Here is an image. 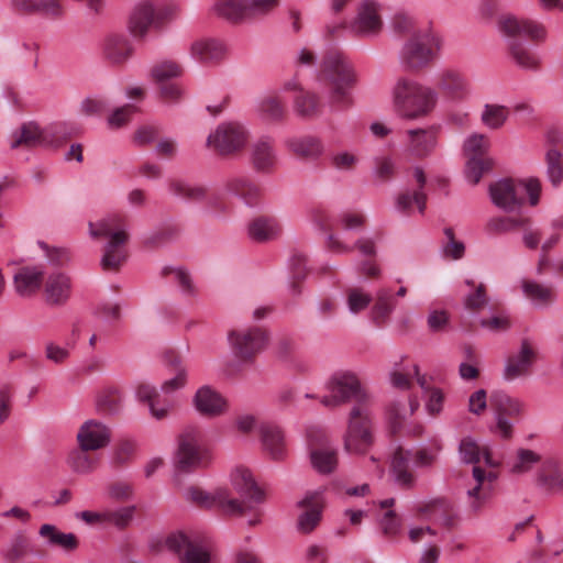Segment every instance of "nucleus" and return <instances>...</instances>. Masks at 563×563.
I'll return each mask as SVG.
<instances>
[{
  "label": "nucleus",
  "mask_w": 563,
  "mask_h": 563,
  "mask_svg": "<svg viewBox=\"0 0 563 563\" xmlns=\"http://www.w3.org/2000/svg\"><path fill=\"white\" fill-rule=\"evenodd\" d=\"M395 300L393 298V295L388 290H379L377 292V299L372 308V319L376 324H383L385 323L390 313L393 312L395 308Z\"/></svg>",
  "instance_id": "obj_46"
},
{
  "label": "nucleus",
  "mask_w": 563,
  "mask_h": 563,
  "mask_svg": "<svg viewBox=\"0 0 563 563\" xmlns=\"http://www.w3.org/2000/svg\"><path fill=\"white\" fill-rule=\"evenodd\" d=\"M282 232V227L274 218L261 217L253 220L249 225V235L257 242H265L277 238Z\"/></svg>",
  "instance_id": "obj_37"
},
{
  "label": "nucleus",
  "mask_w": 563,
  "mask_h": 563,
  "mask_svg": "<svg viewBox=\"0 0 563 563\" xmlns=\"http://www.w3.org/2000/svg\"><path fill=\"white\" fill-rule=\"evenodd\" d=\"M512 60L521 68L536 70L539 67L538 57L521 42L514 40L509 44Z\"/></svg>",
  "instance_id": "obj_44"
},
{
  "label": "nucleus",
  "mask_w": 563,
  "mask_h": 563,
  "mask_svg": "<svg viewBox=\"0 0 563 563\" xmlns=\"http://www.w3.org/2000/svg\"><path fill=\"white\" fill-rule=\"evenodd\" d=\"M136 111V107L132 104H125L121 108L115 109L108 118V124L111 129H119L125 125L132 114Z\"/></svg>",
  "instance_id": "obj_64"
},
{
  "label": "nucleus",
  "mask_w": 563,
  "mask_h": 563,
  "mask_svg": "<svg viewBox=\"0 0 563 563\" xmlns=\"http://www.w3.org/2000/svg\"><path fill=\"white\" fill-rule=\"evenodd\" d=\"M71 295L70 277L64 273H52L44 284V299L48 306H64Z\"/></svg>",
  "instance_id": "obj_25"
},
{
  "label": "nucleus",
  "mask_w": 563,
  "mask_h": 563,
  "mask_svg": "<svg viewBox=\"0 0 563 563\" xmlns=\"http://www.w3.org/2000/svg\"><path fill=\"white\" fill-rule=\"evenodd\" d=\"M306 262L307 260L303 255H295L291 260L292 282L290 289L294 295L300 294V289L297 284L303 280L307 276Z\"/></svg>",
  "instance_id": "obj_63"
},
{
  "label": "nucleus",
  "mask_w": 563,
  "mask_h": 563,
  "mask_svg": "<svg viewBox=\"0 0 563 563\" xmlns=\"http://www.w3.org/2000/svg\"><path fill=\"white\" fill-rule=\"evenodd\" d=\"M228 340L233 354L242 361H251L266 345V335L260 328L231 330Z\"/></svg>",
  "instance_id": "obj_13"
},
{
  "label": "nucleus",
  "mask_w": 563,
  "mask_h": 563,
  "mask_svg": "<svg viewBox=\"0 0 563 563\" xmlns=\"http://www.w3.org/2000/svg\"><path fill=\"white\" fill-rule=\"evenodd\" d=\"M258 110L262 117L268 121H279L284 118L285 108L277 97L268 96L261 100Z\"/></svg>",
  "instance_id": "obj_53"
},
{
  "label": "nucleus",
  "mask_w": 563,
  "mask_h": 563,
  "mask_svg": "<svg viewBox=\"0 0 563 563\" xmlns=\"http://www.w3.org/2000/svg\"><path fill=\"white\" fill-rule=\"evenodd\" d=\"M252 163L257 170H268L275 164V152L269 139H260L252 146Z\"/></svg>",
  "instance_id": "obj_39"
},
{
  "label": "nucleus",
  "mask_w": 563,
  "mask_h": 563,
  "mask_svg": "<svg viewBox=\"0 0 563 563\" xmlns=\"http://www.w3.org/2000/svg\"><path fill=\"white\" fill-rule=\"evenodd\" d=\"M102 58L112 66L125 64L134 54L131 40L123 33H109L101 41Z\"/></svg>",
  "instance_id": "obj_20"
},
{
  "label": "nucleus",
  "mask_w": 563,
  "mask_h": 563,
  "mask_svg": "<svg viewBox=\"0 0 563 563\" xmlns=\"http://www.w3.org/2000/svg\"><path fill=\"white\" fill-rule=\"evenodd\" d=\"M262 443L265 452L273 460H282L286 454V444L283 431L275 426H264L261 429Z\"/></svg>",
  "instance_id": "obj_32"
},
{
  "label": "nucleus",
  "mask_w": 563,
  "mask_h": 563,
  "mask_svg": "<svg viewBox=\"0 0 563 563\" xmlns=\"http://www.w3.org/2000/svg\"><path fill=\"white\" fill-rule=\"evenodd\" d=\"M27 551L26 540L23 537H15L8 548L2 551V555L7 561L14 563L24 558Z\"/></svg>",
  "instance_id": "obj_62"
},
{
  "label": "nucleus",
  "mask_w": 563,
  "mask_h": 563,
  "mask_svg": "<svg viewBox=\"0 0 563 563\" xmlns=\"http://www.w3.org/2000/svg\"><path fill=\"white\" fill-rule=\"evenodd\" d=\"M77 441L80 449L97 451L110 443L111 430L100 421L88 420L79 428Z\"/></svg>",
  "instance_id": "obj_23"
},
{
  "label": "nucleus",
  "mask_w": 563,
  "mask_h": 563,
  "mask_svg": "<svg viewBox=\"0 0 563 563\" xmlns=\"http://www.w3.org/2000/svg\"><path fill=\"white\" fill-rule=\"evenodd\" d=\"M191 56L201 63H219L225 58L228 49L217 40H198L191 44Z\"/></svg>",
  "instance_id": "obj_29"
},
{
  "label": "nucleus",
  "mask_w": 563,
  "mask_h": 563,
  "mask_svg": "<svg viewBox=\"0 0 563 563\" xmlns=\"http://www.w3.org/2000/svg\"><path fill=\"white\" fill-rule=\"evenodd\" d=\"M198 412L208 417L220 416L227 410V400L210 386L200 387L194 397Z\"/></svg>",
  "instance_id": "obj_26"
},
{
  "label": "nucleus",
  "mask_w": 563,
  "mask_h": 563,
  "mask_svg": "<svg viewBox=\"0 0 563 563\" xmlns=\"http://www.w3.org/2000/svg\"><path fill=\"white\" fill-rule=\"evenodd\" d=\"M279 0H216L214 12L232 22L262 18L273 12Z\"/></svg>",
  "instance_id": "obj_10"
},
{
  "label": "nucleus",
  "mask_w": 563,
  "mask_h": 563,
  "mask_svg": "<svg viewBox=\"0 0 563 563\" xmlns=\"http://www.w3.org/2000/svg\"><path fill=\"white\" fill-rule=\"evenodd\" d=\"M538 483L552 492L563 489V471L556 460L547 459L543 461L538 474Z\"/></svg>",
  "instance_id": "obj_36"
},
{
  "label": "nucleus",
  "mask_w": 563,
  "mask_h": 563,
  "mask_svg": "<svg viewBox=\"0 0 563 563\" xmlns=\"http://www.w3.org/2000/svg\"><path fill=\"white\" fill-rule=\"evenodd\" d=\"M166 548L178 556L179 563H211L210 552L184 532H174L165 540Z\"/></svg>",
  "instance_id": "obj_16"
},
{
  "label": "nucleus",
  "mask_w": 563,
  "mask_h": 563,
  "mask_svg": "<svg viewBox=\"0 0 563 563\" xmlns=\"http://www.w3.org/2000/svg\"><path fill=\"white\" fill-rule=\"evenodd\" d=\"M407 134L409 136L407 148L409 154L415 157H426L435 147L437 135L431 129L409 130Z\"/></svg>",
  "instance_id": "obj_30"
},
{
  "label": "nucleus",
  "mask_w": 563,
  "mask_h": 563,
  "mask_svg": "<svg viewBox=\"0 0 563 563\" xmlns=\"http://www.w3.org/2000/svg\"><path fill=\"white\" fill-rule=\"evenodd\" d=\"M135 510V506H125L115 510H104V523L111 525L119 530H123L132 522Z\"/></svg>",
  "instance_id": "obj_49"
},
{
  "label": "nucleus",
  "mask_w": 563,
  "mask_h": 563,
  "mask_svg": "<svg viewBox=\"0 0 563 563\" xmlns=\"http://www.w3.org/2000/svg\"><path fill=\"white\" fill-rule=\"evenodd\" d=\"M372 301V296L361 288H350L346 291V303L352 313H358L366 309Z\"/></svg>",
  "instance_id": "obj_56"
},
{
  "label": "nucleus",
  "mask_w": 563,
  "mask_h": 563,
  "mask_svg": "<svg viewBox=\"0 0 563 563\" xmlns=\"http://www.w3.org/2000/svg\"><path fill=\"white\" fill-rule=\"evenodd\" d=\"M318 78L330 88L329 99L333 106L350 103V93L356 84V74L342 52L330 51L323 56Z\"/></svg>",
  "instance_id": "obj_3"
},
{
  "label": "nucleus",
  "mask_w": 563,
  "mask_h": 563,
  "mask_svg": "<svg viewBox=\"0 0 563 563\" xmlns=\"http://www.w3.org/2000/svg\"><path fill=\"white\" fill-rule=\"evenodd\" d=\"M172 364L175 365L176 374L174 377H172L163 383L162 391L165 394H170L173 391H176V390L183 388L186 384V371L180 365V362L176 356L173 357Z\"/></svg>",
  "instance_id": "obj_60"
},
{
  "label": "nucleus",
  "mask_w": 563,
  "mask_h": 563,
  "mask_svg": "<svg viewBox=\"0 0 563 563\" xmlns=\"http://www.w3.org/2000/svg\"><path fill=\"white\" fill-rule=\"evenodd\" d=\"M249 132L236 121L220 123L208 137L206 145L219 155H231L244 148Z\"/></svg>",
  "instance_id": "obj_11"
},
{
  "label": "nucleus",
  "mask_w": 563,
  "mask_h": 563,
  "mask_svg": "<svg viewBox=\"0 0 563 563\" xmlns=\"http://www.w3.org/2000/svg\"><path fill=\"white\" fill-rule=\"evenodd\" d=\"M482 449L472 438H464L459 448L461 460L467 464H476L482 456Z\"/></svg>",
  "instance_id": "obj_58"
},
{
  "label": "nucleus",
  "mask_w": 563,
  "mask_h": 563,
  "mask_svg": "<svg viewBox=\"0 0 563 563\" xmlns=\"http://www.w3.org/2000/svg\"><path fill=\"white\" fill-rule=\"evenodd\" d=\"M323 506L324 498L322 489L308 492L306 496L298 501V507L303 510L298 517L297 526L299 531L309 533L319 525Z\"/></svg>",
  "instance_id": "obj_21"
},
{
  "label": "nucleus",
  "mask_w": 563,
  "mask_h": 563,
  "mask_svg": "<svg viewBox=\"0 0 563 563\" xmlns=\"http://www.w3.org/2000/svg\"><path fill=\"white\" fill-rule=\"evenodd\" d=\"M510 115L509 109L504 104L485 103L481 113V122L489 130H499Z\"/></svg>",
  "instance_id": "obj_41"
},
{
  "label": "nucleus",
  "mask_w": 563,
  "mask_h": 563,
  "mask_svg": "<svg viewBox=\"0 0 563 563\" xmlns=\"http://www.w3.org/2000/svg\"><path fill=\"white\" fill-rule=\"evenodd\" d=\"M199 441L200 431L196 427H187L180 433L174 460L177 475L190 473L210 464V453L199 445Z\"/></svg>",
  "instance_id": "obj_8"
},
{
  "label": "nucleus",
  "mask_w": 563,
  "mask_h": 563,
  "mask_svg": "<svg viewBox=\"0 0 563 563\" xmlns=\"http://www.w3.org/2000/svg\"><path fill=\"white\" fill-rule=\"evenodd\" d=\"M224 189L227 192L243 199L249 206L254 205L261 196L260 188L243 176L229 178L224 184Z\"/></svg>",
  "instance_id": "obj_31"
},
{
  "label": "nucleus",
  "mask_w": 563,
  "mask_h": 563,
  "mask_svg": "<svg viewBox=\"0 0 563 563\" xmlns=\"http://www.w3.org/2000/svg\"><path fill=\"white\" fill-rule=\"evenodd\" d=\"M391 472L399 486L411 487L413 485L415 477L409 470V452L401 448L396 450L391 460Z\"/></svg>",
  "instance_id": "obj_40"
},
{
  "label": "nucleus",
  "mask_w": 563,
  "mask_h": 563,
  "mask_svg": "<svg viewBox=\"0 0 563 563\" xmlns=\"http://www.w3.org/2000/svg\"><path fill=\"white\" fill-rule=\"evenodd\" d=\"M187 498L201 507L218 508L224 515H234L242 510L239 499L232 496L229 488H218L213 493H207L191 487L187 490Z\"/></svg>",
  "instance_id": "obj_15"
},
{
  "label": "nucleus",
  "mask_w": 563,
  "mask_h": 563,
  "mask_svg": "<svg viewBox=\"0 0 563 563\" xmlns=\"http://www.w3.org/2000/svg\"><path fill=\"white\" fill-rule=\"evenodd\" d=\"M286 145L295 155L308 159H316L323 153L322 142L314 136L291 137Z\"/></svg>",
  "instance_id": "obj_34"
},
{
  "label": "nucleus",
  "mask_w": 563,
  "mask_h": 563,
  "mask_svg": "<svg viewBox=\"0 0 563 563\" xmlns=\"http://www.w3.org/2000/svg\"><path fill=\"white\" fill-rule=\"evenodd\" d=\"M183 74L181 66L175 60H161L153 65L151 68V77L156 82H164L166 80L179 77Z\"/></svg>",
  "instance_id": "obj_50"
},
{
  "label": "nucleus",
  "mask_w": 563,
  "mask_h": 563,
  "mask_svg": "<svg viewBox=\"0 0 563 563\" xmlns=\"http://www.w3.org/2000/svg\"><path fill=\"white\" fill-rule=\"evenodd\" d=\"M383 22L378 12V5L374 1H363L355 19L350 23V32L360 37H373L379 34Z\"/></svg>",
  "instance_id": "obj_19"
},
{
  "label": "nucleus",
  "mask_w": 563,
  "mask_h": 563,
  "mask_svg": "<svg viewBox=\"0 0 563 563\" xmlns=\"http://www.w3.org/2000/svg\"><path fill=\"white\" fill-rule=\"evenodd\" d=\"M488 302L486 287L484 284H479L475 287V290L464 298V306L466 309L472 311H479Z\"/></svg>",
  "instance_id": "obj_61"
},
{
  "label": "nucleus",
  "mask_w": 563,
  "mask_h": 563,
  "mask_svg": "<svg viewBox=\"0 0 563 563\" xmlns=\"http://www.w3.org/2000/svg\"><path fill=\"white\" fill-rule=\"evenodd\" d=\"M92 239H104L101 267L104 271H118L128 258L126 244L130 240L126 219L118 213L88 223Z\"/></svg>",
  "instance_id": "obj_2"
},
{
  "label": "nucleus",
  "mask_w": 563,
  "mask_h": 563,
  "mask_svg": "<svg viewBox=\"0 0 563 563\" xmlns=\"http://www.w3.org/2000/svg\"><path fill=\"white\" fill-rule=\"evenodd\" d=\"M489 405L494 412L495 426L492 431L503 439H510L514 432L509 418H519L526 412V404L510 395L495 390L490 394Z\"/></svg>",
  "instance_id": "obj_9"
},
{
  "label": "nucleus",
  "mask_w": 563,
  "mask_h": 563,
  "mask_svg": "<svg viewBox=\"0 0 563 563\" xmlns=\"http://www.w3.org/2000/svg\"><path fill=\"white\" fill-rule=\"evenodd\" d=\"M325 388L329 395L321 398V404L325 407H336L351 400L356 401L350 412L344 446L352 453L366 452L373 444L372 418L368 410L371 396L352 372L333 374L327 382Z\"/></svg>",
  "instance_id": "obj_1"
},
{
  "label": "nucleus",
  "mask_w": 563,
  "mask_h": 563,
  "mask_svg": "<svg viewBox=\"0 0 563 563\" xmlns=\"http://www.w3.org/2000/svg\"><path fill=\"white\" fill-rule=\"evenodd\" d=\"M135 451V444L130 440L120 441L113 449L111 455V465L120 467L132 460Z\"/></svg>",
  "instance_id": "obj_57"
},
{
  "label": "nucleus",
  "mask_w": 563,
  "mask_h": 563,
  "mask_svg": "<svg viewBox=\"0 0 563 563\" xmlns=\"http://www.w3.org/2000/svg\"><path fill=\"white\" fill-rule=\"evenodd\" d=\"M38 534L45 538L49 545H56L66 551H74L78 548V539L74 533L60 532L51 523L42 525Z\"/></svg>",
  "instance_id": "obj_38"
},
{
  "label": "nucleus",
  "mask_w": 563,
  "mask_h": 563,
  "mask_svg": "<svg viewBox=\"0 0 563 563\" xmlns=\"http://www.w3.org/2000/svg\"><path fill=\"white\" fill-rule=\"evenodd\" d=\"M540 461V456L531 450L520 449L517 453V461L514 463L511 471L517 474L526 473Z\"/></svg>",
  "instance_id": "obj_59"
},
{
  "label": "nucleus",
  "mask_w": 563,
  "mask_h": 563,
  "mask_svg": "<svg viewBox=\"0 0 563 563\" xmlns=\"http://www.w3.org/2000/svg\"><path fill=\"white\" fill-rule=\"evenodd\" d=\"M294 109L297 115L310 119L320 113L321 102L316 93L300 90L294 100Z\"/></svg>",
  "instance_id": "obj_42"
},
{
  "label": "nucleus",
  "mask_w": 563,
  "mask_h": 563,
  "mask_svg": "<svg viewBox=\"0 0 563 563\" xmlns=\"http://www.w3.org/2000/svg\"><path fill=\"white\" fill-rule=\"evenodd\" d=\"M393 101L404 118L417 119L435 108L438 91L413 79L400 77L393 88Z\"/></svg>",
  "instance_id": "obj_4"
},
{
  "label": "nucleus",
  "mask_w": 563,
  "mask_h": 563,
  "mask_svg": "<svg viewBox=\"0 0 563 563\" xmlns=\"http://www.w3.org/2000/svg\"><path fill=\"white\" fill-rule=\"evenodd\" d=\"M90 450L78 449L67 456V465L78 475H88L98 470L101 459L89 453Z\"/></svg>",
  "instance_id": "obj_33"
},
{
  "label": "nucleus",
  "mask_w": 563,
  "mask_h": 563,
  "mask_svg": "<svg viewBox=\"0 0 563 563\" xmlns=\"http://www.w3.org/2000/svg\"><path fill=\"white\" fill-rule=\"evenodd\" d=\"M309 452L310 462L318 473L330 474L338 465L336 450L329 444L328 437L321 431L310 430Z\"/></svg>",
  "instance_id": "obj_14"
},
{
  "label": "nucleus",
  "mask_w": 563,
  "mask_h": 563,
  "mask_svg": "<svg viewBox=\"0 0 563 563\" xmlns=\"http://www.w3.org/2000/svg\"><path fill=\"white\" fill-rule=\"evenodd\" d=\"M523 296L536 307H549L558 300V295L552 285L541 284L534 279L521 280Z\"/></svg>",
  "instance_id": "obj_27"
},
{
  "label": "nucleus",
  "mask_w": 563,
  "mask_h": 563,
  "mask_svg": "<svg viewBox=\"0 0 563 563\" xmlns=\"http://www.w3.org/2000/svg\"><path fill=\"white\" fill-rule=\"evenodd\" d=\"M473 477L475 479V486L467 490L468 507L474 512H477L490 498L493 484L496 481L497 475L494 472H486L479 466H474Z\"/></svg>",
  "instance_id": "obj_24"
},
{
  "label": "nucleus",
  "mask_w": 563,
  "mask_h": 563,
  "mask_svg": "<svg viewBox=\"0 0 563 563\" xmlns=\"http://www.w3.org/2000/svg\"><path fill=\"white\" fill-rule=\"evenodd\" d=\"M232 489H229L233 497L239 499L242 507L241 512L233 516H242L253 510L257 505L264 503L265 493L255 483L251 472L243 467H236L231 474Z\"/></svg>",
  "instance_id": "obj_12"
},
{
  "label": "nucleus",
  "mask_w": 563,
  "mask_h": 563,
  "mask_svg": "<svg viewBox=\"0 0 563 563\" xmlns=\"http://www.w3.org/2000/svg\"><path fill=\"white\" fill-rule=\"evenodd\" d=\"M181 9L176 3L155 5L150 0L137 2L131 10L128 30L136 40H143L152 30H161L166 23L177 19Z\"/></svg>",
  "instance_id": "obj_7"
},
{
  "label": "nucleus",
  "mask_w": 563,
  "mask_h": 563,
  "mask_svg": "<svg viewBox=\"0 0 563 563\" xmlns=\"http://www.w3.org/2000/svg\"><path fill=\"white\" fill-rule=\"evenodd\" d=\"M43 276L36 267H22L13 277L15 292L22 298L33 297L42 286Z\"/></svg>",
  "instance_id": "obj_28"
},
{
  "label": "nucleus",
  "mask_w": 563,
  "mask_h": 563,
  "mask_svg": "<svg viewBox=\"0 0 563 563\" xmlns=\"http://www.w3.org/2000/svg\"><path fill=\"white\" fill-rule=\"evenodd\" d=\"M45 142L43 131L35 122H26L12 134L11 147H35Z\"/></svg>",
  "instance_id": "obj_35"
},
{
  "label": "nucleus",
  "mask_w": 563,
  "mask_h": 563,
  "mask_svg": "<svg viewBox=\"0 0 563 563\" xmlns=\"http://www.w3.org/2000/svg\"><path fill=\"white\" fill-rule=\"evenodd\" d=\"M490 147L489 139L482 133L471 134L463 144V152L466 157L490 158L488 151Z\"/></svg>",
  "instance_id": "obj_47"
},
{
  "label": "nucleus",
  "mask_w": 563,
  "mask_h": 563,
  "mask_svg": "<svg viewBox=\"0 0 563 563\" xmlns=\"http://www.w3.org/2000/svg\"><path fill=\"white\" fill-rule=\"evenodd\" d=\"M168 188L173 195L190 201H200L207 196L205 187L190 185L183 180H170L168 183Z\"/></svg>",
  "instance_id": "obj_48"
},
{
  "label": "nucleus",
  "mask_w": 563,
  "mask_h": 563,
  "mask_svg": "<svg viewBox=\"0 0 563 563\" xmlns=\"http://www.w3.org/2000/svg\"><path fill=\"white\" fill-rule=\"evenodd\" d=\"M418 206L419 212L423 213L426 210L427 196L422 190H415L412 194L409 191L398 195L396 206L400 211H407L412 203Z\"/></svg>",
  "instance_id": "obj_55"
},
{
  "label": "nucleus",
  "mask_w": 563,
  "mask_h": 563,
  "mask_svg": "<svg viewBox=\"0 0 563 563\" xmlns=\"http://www.w3.org/2000/svg\"><path fill=\"white\" fill-rule=\"evenodd\" d=\"M437 91L452 101H463L471 95L466 76L456 68H442L437 75Z\"/></svg>",
  "instance_id": "obj_18"
},
{
  "label": "nucleus",
  "mask_w": 563,
  "mask_h": 563,
  "mask_svg": "<svg viewBox=\"0 0 563 563\" xmlns=\"http://www.w3.org/2000/svg\"><path fill=\"white\" fill-rule=\"evenodd\" d=\"M537 358V351L528 340H522L519 351L506 360L504 378L515 380L530 374Z\"/></svg>",
  "instance_id": "obj_22"
},
{
  "label": "nucleus",
  "mask_w": 563,
  "mask_h": 563,
  "mask_svg": "<svg viewBox=\"0 0 563 563\" xmlns=\"http://www.w3.org/2000/svg\"><path fill=\"white\" fill-rule=\"evenodd\" d=\"M547 174L554 187L561 185L563 180L562 154L556 148H550L545 155Z\"/></svg>",
  "instance_id": "obj_51"
},
{
  "label": "nucleus",
  "mask_w": 563,
  "mask_h": 563,
  "mask_svg": "<svg viewBox=\"0 0 563 563\" xmlns=\"http://www.w3.org/2000/svg\"><path fill=\"white\" fill-rule=\"evenodd\" d=\"M529 219L512 218L507 216L492 217L485 224V232L489 235H499L511 232L517 228L525 227Z\"/></svg>",
  "instance_id": "obj_43"
},
{
  "label": "nucleus",
  "mask_w": 563,
  "mask_h": 563,
  "mask_svg": "<svg viewBox=\"0 0 563 563\" xmlns=\"http://www.w3.org/2000/svg\"><path fill=\"white\" fill-rule=\"evenodd\" d=\"M423 511L427 512L434 522L443 527L451 528L454 525L455 517L452 514L451 505L444 499L431 501L423 508Z\"/></svg>",
  "instance_id": "obj_45"
},
{
  "label": "nucleus",
  "mask_w": 563,
  "mask_h": 563,
  "mask_svg": "<svg viewBox=\"0 0 563 563\" xmlns=\"http://www.w3.org/2000/svg\"><path fill=\"white\" fill-rule=\"evenodd\" d=\"M499 31L509 37H527L532 42H544L548 35L545 26L534 20L519 19L515 15L506 14L498 19Z\"/></svg>",
  "instance_id": "obj_17"
},
{
  "label": "nucleus",
  "mask_w": 563,
  "mask_h": 563,
  "mask_svg": "<svg viewBox=\"0 0 563 563\" xmlns=\"http://www.w3.org/2000/svg\"><path fill=\"white\" fill-rule=\"evenodd\" d=\"M440 47L439 36L430 29L415 30L405 41L399 52L400 65L405 70L420 71L435 60Z\"/></svg>",
  "instance_id": "obj_6"
},
{
  "label": "nucleus",
  "mask_w": 563,
  "mask_h": 563,
  "mask_svg": "<svg viewBox=\"0 0 563 563\" xmlns=\"http://www.w3.org/2000/svg\"><path fill=\"white\" fill-rule=\"evenodd\" d=\"M541 185L536 178L527 180L501 178L488 187L489 198L495 207L505 212L519 211L529 197L531 206L539 202Z\"/></svg>",
  "instance_id": "obj_5"
},
{
  "label": "nucleus",
  "mask_w": 563,
  "mask_h": 563,
  "mask_svg": "<svg viewBox=\"0 0 563 563\" xmlns=\"http://www.w3.org/2000/svg\"><path fill=\"white\" fill-rule=\"evenodd\" d=\"M122 400L123 398L120 390L111 388L99 396L97 405L99 410L109 415H114L121 409Z\"/></svg>",
  "instance_id": "obj_54"
},
{
  "label": "nucleus",
  "mask_w": 563,
  "mask_h": 563,
  "mask_svg": "<svg viewBox=\"0 0 563 563\" xmlns=\"http://www.w3.org/2000/svg\"><path fill=\"white\" fill-rule=\"evenodd\" d=\"M493 158H475L467 157L466 166H465V177L466 179L476 185L479 183L483 174L488 172L493 167Z\"/></svg>",
  "instance_id": "obj_52"
}]
</instances>
